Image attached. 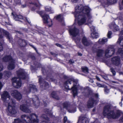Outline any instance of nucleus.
<instances>
[{"mask_svg":"<svg viewBox=\"0 0 123 123\" xmlns=\"http://www.w3.org/2000/svg\"><path fill=\"white\" fill-rule=\"evenodd\" d=\"M90 9L89 7L83 6L81 5H77L75 7L74 14L75 19L78 20V23L79 25H81L86 22V15L88 18H91Z\"/></svg>","mask_w":123,"mask_h":123,"instance_id":"nucleus-1","label":"nucleus"},{"mask_svg":"<svg viewBox=\"0 0 123 123\" xmlns=\"http://www.w3.org/2000/svg\"><path fill=\"white\" fill-rule=\"evenodd\" d=\"M63 78L64 79L67 80L64 83L65 88L68 90H72L73 97H74L78 94V88L80 86L78 83V81L73 78H69L68 76L65 75H63Z\"/></svg>","mask_w":123,"mask_h":123,"instance_id":"nucleus-2","label":"nucleus"},{"mask_svg":"<svg viewBox=\"0 0 123 123\" xmlns=\"http://www.w3.org/2000/svg\"><path fill=\"white\" fill-rule=\"evenodd\" d=\"M112 107V105L110 104L105 105L103 108V115L105 116H106L108 119H117L121 116L122 112L120 110H117L115 112L114 110H111Z\"/></svg>","mask_w":123,"mask_h":123,"instance_id":"nucleus-3","label":"nucleus"},{"mask_svg":"<svg viewBox=\"0 0 123 123\" xmlns=\"http://www.w3.org/2000/svg\"><path fill=\"white\" fill-rule=\"evenodd\" d=\"M30 117L25 114L21 116L23 119L19 118L15 119L12 123H38L39 119L37 118L38 116L35 113L30 114Z\"/></svg>","mask_w":123,"mask_h":123,"instance_id":"nucleus-4","label":"nucleus"},{"mask_svg":"<svg viewBox=\"0 0 123 123\" xmlns=\"http://www.w3.org/2000/svg\"><path fill=\"white\" fill-rule=\"evenodd\" d=\"M86 89L87 91V92L86 94V96L88 97H89L90 95L92 96L89 98L87 102L88 108H92L95 105L97 104L99 101V95L97 93H93L92 91L89 87H87Z\"/></svg>","mask_w":123,"mask_h":123,"instance_id":"nucleus-5","label":"nucleus"},{"mask_svg":"<svg viewBox=\"0 0 123 123\" xmlns=\"http://www.w3.org/2000/svg\"><path fill=\"white\" fill-rule=\"evenodd\" d=\"M29 8L32 11H34L36 10L37 13L39 14L42 17L44 15V11H39L42 5L38 2L37 3L35 2H30L28 3Z\"/></svg>","mask_w":123,"mask_h":123,"instance_id":"nucleus-6","label":"nucleus"},{"mask_svg":"<svg viewBox=\"0 0 123 123\" xmlns=\"http://www.w3.org/2000/svg\"><path fill=\"white\" fill-rule=\"evenodd\" d=\"M42 71L44 75H46L45 79L47 80L49 82H55V80L54 78V72L52 70H50L49 69L42 68Z\"/></svg>","mask_w":123,"mask_h":123,"instance_id":"nucleus-7","label":"nucleus"},{"mask_svg":"<svg viewBox=\"0 0 123 123\" xmlns=\"http://www.w3.org/2000/svg\"><path fill=\"white\" fill-rule=\"evenodd\" d=\"M17 74L18 77L19 79L23 80L26 79V73L23 70L20 69L17 71Z\"/></svg>","mask_w":123,"mask_h":123,"instance_id":"nucleus-8","label":"nucleus"},{"mask_svg":"<svg viewBox=\"0 0 123 123\" xmlns=\"http://www.w3.org/2000/svg\"><path fill=\"white\" fill-rule=\"evenodd\" d=\"M8 111H7L8 115V116H11V115H15L17 112V110L15 109V106H12L9 103L7 107Z\"/></svg>","mask_w":123,"mask_h":123,"instance_id":"nucleus-9","label":"nucleus"},{"mask_svg":"<svg viewBox=\"0 0 123 123\" xmlns=\"http://www.w3.org/2000/svg\"><path fill=\"white\" fill-rule=\"evenodd\" d=\"M13 97L18 101H20L22 98V95L17 90H13L11 94Z\"/></svg>","mask_w":123,"mask_h":123,"instance_id":"nucleus-10","label":"nucleus"},{"mask_svg":"<svg viewBox=\"0 0 123 123\" xmlns=\"http://www.w3.org/2000/svg\"><path fill=\"white\" fill-rule=\"evenodd\" d=\"M111 61L113 65L118 66L121 63V60L119 56H115L111 58Z\"/></svg>","mask_w":123,"mask_h":123,"instance_id":"nucleus-11","label":"nucleus"},{"mask_svg":"<svg viewBox=\"0 0 123 123\" xmlns=\"http://www.w3.org/2000/svg\"><path fill=\"white\" fill-rule=\"evenodd\" d=\"M68 31L70 35L73 37H76L79 34V30L75 27L73 28H69Z\"/></svg>","mask_w":123,"mask_h":123,"instance_id":"nucleus-12","label":"nucleus"},{"mask_svg":"<svg viewBox=\"0 0 123 123\" xmlns=\"http://www.w3.org/2000/svg\"><path fill=\"white\" fill-rule=\"evenodd\" d=\"M81 42L83 45L86 47L90 46L92 43L90 40H88L85 36L83 37L82 39Z\"/></svg>","mask_w":123,"mask_h":123,"instance_id":"nucleus-13","label":"nucleus"},{"mask_svg":"<svg viewBox=\"0 0 123 123\" xmlns=\"http://www.w3.org/2000/svg\"><path fill=\"white\" fill-rule=\"evenodd\" d=\"M2 33L5 36L7 39L9 40H10V38L9 32L4 29L0 28V38H2L3 37Z\"/></svg>","mask_w":123,"mask_h":123,"instance_id":"nucleus-14","label":"nucleus"},{"mask_svg":"<svg viewBox=\"0 0 123 123\" xmlns=\"http://www.w3.org/2000/svg\"><path fill=\"white\" fill-rule=\"evenodd\" d=\"M20 108V110L24 112L29 113L31 112V111L26 105L23 104L21 105Z\"/></svg>","mask_w":123,"mask_h":123,"instance_id":"nucleus-15","label":"nucleus"},{"mask_svg":"<svg viewBox=\"0 0 123 123\" xmlns=\"http://www.w3.org/2000/svg\"><path fill=\"white\" fill-rule=\"evenodd\" d=\"M39 78L38 79V82L40 85V87L43 86V85L45 88L48 87L49 85L48 83L46 82L45 81L43 80L41 76H39Z\"/></svg>","mask_w":123,"mask_h":123,"instance_id":"nucleus-16","label":"nucleus"},{"mask_svg":"<svg viewBox=\"0 0 123 123\" xmlns=\"http://www.w3.org/2000/svg\"><path fill=\"white\" fill-rule=\"evenodd\" d=\"M1 95L2 100L4 102L6 101L7 98L10 97L9 93L7 91H3Z\"/></svg>","mask_w":123,"mask_h":123,"instance_id":"nucleus-17","label":"nucleus"},{"mask_svg":"<svg viewBox=\"0 0 123 123\" xmlns=\"http://www.w3.org/2000/svg\"><path fill=\"white\" fill-rule=\"evenodd\" d=\"M2 59L3 61L4 62L11 61L14 60L13 59L12 56L10 55H5L4 57L2 58Z\"/></svg>","mask_w":123,"mask_h":123,"instance_id":"nucleus-18","label":"nucleus"},{"mask_svg":"<svg viewBox=\"0 0 123 123\" xmlns=\"http://www.w3.org/2000/svg\"><path fill=\"white\" fill-rule=\"evenodd\" d=\"M18 43L21 47H24L27 45L26 40L23 39H19L18 40Z\"/></svg>","mask_w":123,"mask_h":123,"instance_id":"nucleus-19","label":"nucleus"},{"mask_svg":"<svg viewBox=\"0 0 123 123\" xmlns=\"http://www.w3.org/2000/svg\"><path fill=\"white\" fill-rule=\"evenodd\" d=\"M15 61L14 59L12 61H11L9 62L7 66V68L9 70H12L14 69L15 67Z\"/></svg>","mask_w":123,"mask_h":123,"instance_id":"nucleus-20","label":"nucleus"},{"mask_svg":"<svg viewBox=\"0 0 123 123\" xmlns=\"http://www.w3.org/2000/svg\"><path fill=\"white\" fill-rule=\"evenodd\" d=\"M58 92L57 91H53L50 95V97L59 100V98L58 94Z\"/></svg>","mask_w":123,"mask_h":123,"instance_id":"nucleus-21","label":"nucleus"},{"mask_svg":"<svg viewBox=\"0 0 123 123\" xmlns=\"http://www.w3.org/2000/svg\"><path fill=\"white\" fill-rule=\"evenodd\" d=\"M115 50L114 49H112L111 50V51H112V54L111 55H107V54L109 53L110 50L108 49L106 50L105 52V56L107 58L110 57L114 54L115 53Z\"/></svg>","mask_w":123,"mask_h":123,"instance_id":"nucleus-22","label":"nucleus"},{"mask_svg":"<svg viewBox=\"0 0 123 123\" xmlns=\"http://www.w3.org/2000/svg\"><path fill=\"white\" fill-rule=\"evenodd\" d=\"M29 91L30 92L32 90L33 92H37V89L36 88V86L34 85L30 84L29 87Z\"/></svg>","mask_w":123,"mask_h":123,"instance_id":"nucleus-23","label":"nucleus"},{"mask_svg":"<svg viewBox=\"0 0 123 123\" xmlns=\"http://www.w3.org/2000/svg\"><path fill=\"white\" fill-rule=\"evenodd\" d=\"M43 18V22L44 24H48V19L49 18V15L46 14H44L42 17Z\"/></svg>","mask_w":123,"mask_h":123,"instance_id":"nucleus-24","label":"nucleus"},{"mask_svg":"<svg viewBox=\"0 0 123 123\" xmlns=\"http://www.w3.org/2000/svg\"><path fill=\"white\" fill-rule=\"evenodd\" d=\"M104 52V50L102 49H98L96 51L97 56L98 57H101Z\"/></svg>","mask_w":123,"mask_h":123,"instance_id":"nucleus-25","label":"nucleus"},{"mask_svg":"<svg viewBox=\"0 0 123 123\" xmlns=\"http://www.w3.org/2000/svg\"><path fill=\"white\" fill-rule=\"evenodd\" d=\"M110 3L109 2L108 0H107V1H104L103 2H101V5L103 6L104 8L106 7H107L108 6L110 5Z\"/></svg>","mask_w":123,"mask_h":123,"instance_id":"nucleus-26","label":"nucleus"},{"mask_svg":"<svg viewBox=\"0 0 123 123\" xmlns=\"http://www.w3.org/2000/svg\"><path fill=\"white\" fill-rule=\"evenodd\" d=\"M117 52L120 55L123 61V48H119L117 50Z\"/></svg>","mask_w":123,"mask_h":123,"instance_id":"nucleus-27","label":"nucleus"},{"mask_svg":"<svg viewBox=\"0 0 123 123\" xmlns=\"http://www.w3.org/2000/svg\"><path fill=\"white\" fill-rule=\"evenodd\" d=\"M107 41V38H103L102 39H99L98 40V42L100 44H105Z\"/></svg>","mask_w":123,"mask_h":123,"instance_id":"nucleus-28","label":"nucleus"},{"mask_svg":"<svg viewBox=\"0 0 123 123\" xmlns=\"http://www.w3.org/2000/svg\"><path fill=\"white\" fill-rule=\"evenodd\" d=\"M15 83L16 84L15 87L16 88H19L21 86L22 82L21 79H19V80H18Z\"/></svg>","mask_w":123,"mask_h":123,"instance_id":"nucleus-29","label":"nucleus"},{"mask_svg":"<svg viewBox=\"0 0 123 123\" xmlns=\"http://www.w3.org/2000/svg\"><path fill=\"white\" fill-rule=\"evenodd\" d=\"M4 75L8 77H9L12 74L11 72L9 71H4Z\"/></svg>","mask_w":123,"mask_h":123,"instance_id":"nucleus-30","label":"nucleus"},{"mask_svg":"<svg viewBox=\"0 0 123 123\" xmlns=\"http://www.w3.org/2000/svg\"><path fill=\"white\" fill-rule=\"evenodd\" d=\"M21 4L20 0H14L13 5L14 6H16L18 5H20Z\"/></svg>","mask_w":123,"mask_h":123,"instance_id":"nucleus-31","label":"nucleus"},{"mask_svg":"<svg viewBox=\"0 0 123 123\" xmlns=\"http://www.w3.org/2000/svg\"><path fill=\"white\" fill-rule=\"evenodd\" d=\"M23 17L21 15H16L15 16V18L17 20L19 21V19H23Z\"/></svg>","mask_w":123,"mask_h":123,"instance_id":"nucleus-32","label":"nucleus"},{"mask_svg":"<svg viewBox=\"0 0 123 123\" xmlns=\"http://www.w3.org/2000/svg\"><path fill=\"white\" fill-rule=\"evenodd\" d=\"M91 30L92 31V33L91 34V36H92L94 35L96 33V30L95 27L93 26L91 27H90Z\"/></svg>","mask_w":123,"mask_h":123,"instance_id":"nucleus-33","label":"nucleus"},{"mask_svg":"<svg viewBox=\"0 0 123 123\" xmlns=\"http://www.w3.org/2000/svg\"><path fill=\"white\" fill-rule=\"evenodd\" d=\"M82 71L85 73H88V69L86 67H85L81 68Z\"/></svg>","mask_w":123,"mask_h":123,"instance_id":"nucleus-34","label":"nucleus"},{"mask_svg":"<svg viewBox=\"0 0 123 123\" xmlns=\"http://www.w3.org/2000/svg\"><path fill=\"white\" fill-rule=\"evenodd\" d=\"M44 112L47 114L51 115L52 114L50 111L49 109L46 108L44 109Z\"/></svg>","mask_w":123,"mask_h":123,"instance_id":"nucleus-35","label":"nucleus"},{"mask_svg":"<svg viewBox=\"0 0 123 123\" xmlns=\"http://www.w3.org/2000/svg\"><path fill=\"white\" fill-rule=\"evenodd\" d=\"M17 78L16 77H14L12 78V84L13 85L14 83H15L18 81L17 80Z\"/></svg>","mask_w":123,"mask_h":123,"instance_id":"nucleus-36","label":"nucleus"},{"mask_svg":"<svg viewBox=\"0 0 123 123\" xmlns=\"http://www.w3.org/2000/svg\"><path fill=\"white\" fill-rule=\"evenodd\" d=\"M109 2L110 3V5H111L113 4L116 3L117 0H108Z\"/></svg>","mask_w":123,"mask_h":123,"instance_id":"nucleus-37","label":"nucleus"},{"mask_svg":"<svg viewBox=\"0 0 123 123\" xmlns=\"http://www.w3.org/2000/svg\"><path fill=\"white\" fill-rule=\"evenodd\" d=\"M68 104L67 102L63 103L62 104V105L64 108H67L68 106Z\"/></svg>","mask_w":123,"mask_h":123,"instance_id":"nucleus-38","label":"nucleus"},{"mask_svg":"<svg viewBox=\"0 0 123 123\" xmlns=\"http://www.w3.org/2000/svg\"><path fill=\"white\" fill-rule=\"evenodd\" d=\"M45 10L47 12H50L51 10V7L49 6H46L45 7Z\"/></svg>","mask_w":123,"mask_h":123,"instance_id":"nucleus-39","label":"nucleus"},{"mask_svg":"<svg viewBox=\"0 0 123 123\" xmlns=\"http://www.w3.org/2000/svg\"><path fill=\"white\" fill-rule=\"evenodd\" d=\"M61 14H59L56 16V20L60 19L61 21H62V19L61 18Z\"/></svg>","mask_w":123,"mask_h":123,"instance_id":"nucleus-40","label":"nucleus"},{"mask_svg":"<svg viewBox=\"0 0 123 123\" xmlns=\"http://www.w3.org/2000/svg\"><path fill=\"white\" fill-rule=\"evenodd\" d=\"M30 69L32 72L35 71L36 70V67L32 65L31 66Z\"/></svg>","mask_w":123,"mask_h":123,"instance_id":"nucleus-41","label":"nucleus"},{"mask_svg":"<svg viewBox=\"0 0 123 123\" xmlns=\"http://www.w3.org/2000/svg\"><path fill=\"white\" fill-rule=\"evenodd\" d=\"M112 33L111 31H109L107 34V37L109 38H110L111 37V36L112 34Z\"/></svg>","mask_w":123,"mask_h":123,"instance_id":"nucleus-42","label":"nucleus"},{"mask_svg":"<svg viewBox=\"0 0 123 123\" xmlns=\"http://www.w3.org/2000/svg\"><path fill=\"white\" fill-rule=\"evenodd\" d=\"M111 71L113 74V76H115L116 74V72L115 71L114 68H111L110 69Z\"/></svg>","mask_w":123,"mask_h":123,"instance_id":"nucleus-43","label":"nucleus"},{"mask_svg":"<svg viewBox=\"0 0 123 123\" xmlns=\"http://www.w3.org/2000/svg\"><path fill=\"white\" fill-rule=\"evenodd\" d=\"M32 101L33 102V105H34L36 108H37L39 105V103H38L37 105H36L35 104V102L33 100Z\"/></svg>","mask_w":123,"mask_h":123,"instance_id":"nucleus-44","label":"nucleus"},{"mask_svg":"<svg viewBox=\"0 0 123 123\" xmlns=\"http://www.w3.org/2000/svg\"><path fill=\"white\" fill-rule=\"evenodd\" d=\"M55 45L57 47H59L61 48H63V47L61 44H59L58 43H56Z\"/></svg>","mask_w":123,"mask_h":123,"instance_id":"nucleus-45","label":"nucleus"},{"mask_svg":"<svg viewBox=\"0 0 123 123\" xmlns=\"http://www.w3.org/2000/svg\"><path fill=\"white\" fill-rule=\"evenodd\" d=\"M123 38L122 37H120L118 38V39L117 42L119 44H120L121 41L122 40Z\"/></svg>","mask_w":123,"mask_h":123,"instance_id":"nucleus-46","label":"nucleus"},{"mask_svg":"<svg viewBox=\"0 0 123 123\" xmlns=\"http://www.w3.org/2000/svg\"><path fill=\"white\" fill-rule=\"evenodd\" d=\"M98 49L94 47H92V50L94 53H96L97 50Z\"/></svg>","mask_w":123,"mask_h":123,"instance_id":"nucleus-47","label":"nucleus"},{"mask_svg":"<svg viewBox=\"0 0 123 123\" xmlns=\"http://www.w3.org/2000/svg\"><path fill=\"white\" fill-rule=\"evenodd\" d=\"M29 45L31 47H32L36 51V52L37 53L38 51L37 49V48L34 47V46L31 45V44H29Z\"/></svg>","mask_w":123,"mask_h":123,"instance_id":"nucleus-48","label":"nucleus"},{"mask_svg":"<svg viewBox=\"0 0 123 123\" xmlns=\"http://www.w3.org/2000/svg\"><path fill=\"white\" fill-rule=\"evenodd\" d=\"M67 120V118L66 116H65L63 118V123H66Z\"/></svg>","mask_w":123,"mask_h":123,"instance_id":"nucleus-49","label":"nucleus"},{"mask_svg":"<svg viewBox=\"0 0 123 123\" xmlns=\"http://www.w3.org/2000/svg\"><path fill=\"white\" fill-rule=\"evenodd\" d=\"M96 33L94 35L92 36H91L92 37H93V38H97L99 36L98 35H96Z\"/></svg>","mask_w":123,"mask_h":123,"instance_id":"nucleus-50","label":"nucleus"},{"mask_svg":"<svg viewBox=\"0 0 123 123\" xmlns=\"http://www.w3.org/2000/svg\"><path fill=\"white\" fill-rule=\"evenodd\" d=\"M3 49V47L1 43L0 42V51H2Z\"/></svg>","mask_w":123,"mask_h":123,"instance_id":"nucleus-51","label":"nucleus"},{"mask_svg":"<svg viewBox=\"0 0 123 123\" xmlns=\"http://www.w3.org/2000/svg\"><path fill=\"white\" fill-rule=\"evenodd\" d=\"M85 117H80L79 118V120L80 121H83L85 119Z\"/></svg>","mask_w":123,"mask_h":123,"instance_id":"nucleus-52","label":"nucleus"},{"mask_svg":"<svg viewBox=\"0 0 123 123\" xmlns=\"http://www.w3.org/2000/svg\"><path fill=\"white\" fill-rule=\"evenodd\" d=\"M31 58L33 60H34L36 58L35 56L34 55H31L30 56Z\"/></svg>","mask_w":123,"mask_h":123,"instance_id":"nucleus-53","label":"nucleus"},{"mask_svg":"<svg viewBox=\"0 0 123 123\" xmlns=\"http://www.w3.org/2000/svg\"><path fill=\"white\" fill-rule=\"evenodd\" d=\"M119 122L120 123L123 122V116L121 117L119 120Z\"/></svg>","mask_w":123,"mask_h":123,"instance_id":"nucleus-54","label":"nucleus"},{"mask_svg":"<svg viewBox=\"0 0 123 123\" xmlns=\"http://www.w3.org/2000/svg\"><path fill=\"white\" fill-rule=\"evenodd\" d=\"M3 68V66L0 64V71H2Z\"/></svg>","mask_w":123,"mask_h":123,"instance_id":"nucleus-55","label":"nucleus"},{"mask_svg":"<svg viewBox=\"0 0 123 123\" xmlns=\"http://www.w3.org/2000/svg\"><path fill=\"white\" fill-rule=\"evenodd\" d=\"M51 24H48V26H49V27H51V26H52V25H53L52 21V20H51Z\"/></svg>","mask_w":123,"mask_h":123,"instance_id":"nucleus-56","label":"nucleus"},{"mask_svg":"<svg viewBox=\"0 0 123 123\" xmlns=\"http://www.w3.org/2000/svg\"><path fill=\"white\" fill-rule=\"evenodd\" d=\"M78 0H71V2L73 3H76Z\"/></svg>","mask_w":123,"mask_h":123,"instance_id":"nucleus-57","label":"nucleus"},{"mask_svg":"<svg viewBox=\"0 0 123 123\" xmlns=\"http://www.w3.org/2000/svg\"><path fill=\"white\" fill-rule=\"evenodd\" d=\"M89 81L91 83H93L94 82L93 80L91 78H90L89 79Z\"/></svg>","mask_w":123,"mask_h":123,"instance_id":"nucleus-58","label":"nucleus"},{"mask_svg":"<svg viewBox=\"0 0 123 123\" xmlns=\"http://www.w3.org/2000/svg\"><path fill=\"white\" fill-rule=\"evenodd\" d=\"M27 5L26 4V3L24 5H22L21 6V7L22 8H24Z\"/></svg>","mask_w":123,"mask_h":123,"instance_id":"nucleus-59","label":"nucleus"},{"mask_svg":"<svg viewBox=\"0 0 123 123\" xmlns=\"http://www.w3.org/2000/svg\"><path fill=\"white\" fill-rule=\"evenodd\" d=\"M3 87V85L2 83L0 81V90H1Z\"/></svg>","mask_w":123,"mask_h":123,"instance_id":"nucleus-60","label":"nucleus"},{"mask_svg":"<svg viewBox=\"0 0 123 123\" xmlns=\"http://www.w3.org/2000/svg\"><path fill=\"white\" fill-rule=\"evenodd\" d=\"M3 74L1 73L0 72V79H1L2 78Z\"/></svg>","mask_w":123,"mask_h":123,"instance_id":"nucleus-61","label":"nucleus"},{"mask_svg":"<svg viewBox=\"0 0 123 123\" xmlns=\"http://www.w3.org/2000/svg\"><path fill=\"white\" fill-rule=\"evenodd\" d=\"M25 22H27L29 24H30V23H31V22H29L28 20V19H27V18H26V19L25 20Z\"/></svg>","mask_w":123,"mask_h":123,"instance_id":"nucleus-62","label":"nucleus"},{"mask_svg":"<svg viewBox=\"0 0 123 123\" xmlns=\"http://www.w3.org/2000/svg\"><path fill=\"white\" fill-rule=\"evenodd\" d=\"M109 91V89H108L107 88H106L105 89V92H106L108 93Z\"/></svg>","mask_w":123,"mask_h":123,"instance_id":"nucleus-63","label":"nucleus"},{"mask_svg":"<svg viewBox=\"0 0 123 123\" xmlns=\"http://www.w3.org/2000/svg\"><path fill=\"white\" fill-rule=\"evenodd\" d=\"M79 47L81 49H82L83 48V46L81 44H80L78 45Z\"/></svg>","mask_w":123,"mask_h":123,"instance_id":"nucleus-64","label":"nucleus"}]
</instances>
